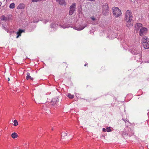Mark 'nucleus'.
Here are the masks:
<instances>
[{
    "mask_svg": "<svg viewBox=\"0 0 149 149\" xmlns=\"http://www.w3.org/2000/svg\"><path fill=\"white\" fill-rule=\"evenodd\" d=\"M132 17V13L130 10H127L125 13V20L127 22V26L128 28L132 26V24L131 23V21Z\"/></svg>",
    "mask_w": 149,
    "mask_h": 149,
    "instance_id": "1",
    "label": "nucleus"
},
{
    "mask_svg": "<svg viewBox=\"0 0 149 149\" xmlns=\"http://www.w3.org/2000/svg\"><path fill=\"white\" fill-rule=\"evenodd\" d=\"M129 51L132 54L136 55L138 56V59L141 57L140 54V50L139 47L136 46H131L129 47Z\"/></svg>",
    "mask_w": 149,
    "mask_h": 149,
    "instance_id": "2",
    "label": "nucleus"
},
{
    "mask_svg": "<svg viewBox=\"0 0 149 149\" xmlns=\"http://www.w3.org/2000/svg\"><path fill=\"white\" fill-rule=\"evenodd\" d=\"M112 10L113 15L116 17H118L121 16L122 15L121 10L118 7H113Z\"/></svg>",
    "mask_w": 149,
    "mask_h": 149,
    "instance_id": "3",
    "label": "nucleus"
},
{
    "mask_svg": "<svg viewBox=\"0 0 149 149\" xmlns=\"http://www.w3.org/2000/svg\"><path fill=\"white\" fill-rule=\"evenodd\" d=\"M143 46L145 49L149 48V39L146 37L144 36L142 39Z\"/></svg>",
    "mask_w": 149,
    "mask_h": 149,
    "instance_id": "4",
    "label": "nucleus"
},
{
    "mask_svg": "<svg viewBox=\"0 0 149 149\" xmlns=\"http://www.w3.org/2000/svg\"><path fill=\"white\" fill-rule=\"evenodd\" d=\"M76 9V4L74 3H72V5L70 6L69 8V14L70 15H72L75 11Z\"/></svg>",
    "mask_w": 149,
    "mask_h": 149,
    "instance_id": "5",
    "label": "nucleus"
},
{
    "mask_svg": "<svg viewBox=\"0 0 149 149\" xmlns=\"http://www.w3.org/2000/svg\"><path fill=\"white\" fill-rule=\"evenodd\" d=\"M148 32V29L145 27H142L140 29L139 35L141 36L145 35Z\"/></svg>",
    "mask_w": 149,
    "mask_h": 149,
    "instance_id": "6",
    "label": "nucleus"
},
{
    "mask_svg": "<svg viewBox=\"0 0 149 149\" xmlns=\"http://www.w3.org/2000/svg\"><path fill=\"white\" fill-rule=\"evenodd\" d=\"M109 9L107 4H106L103 6V11L102 13L103 15H107L109 13Z\"/></svg>",
    "mask_w": 149,
    "mask_h": 149,
    "instance_id": "7",
    "label": "nucleus"
},
{
    "mask_svg": "<svg viewBox=\"0 0 149 149\" xmlns=\"http://www.w3.org/2000/svg\"><path fill=\"white\" fill-rule=\"evenodd\" d=\"M87 26V24H85L82 25L80 24L78 26H74L73 27V29L77 31H81L83 29Z\"/></svg>",
    "mask_w": 149,
    "mask_h": 149,
    "instance_id": "8",
    "label": "nucleus"
},
{
    "mask_svg": "<svg viewBox=\"0 0 149 149\" xmlns=\"http://www.w3.org/2000/svg\"><path fill=\"white\" fill-rule=\"evenodd\" d=\"M91 19L93 21L92 22V24H98V22L99 21V19H97L94 17H91Z\"/></svg>",
    "mask_w": 149,
    "mask_h": 149,
    "instance_id": "9",
    "label": "nucleus"
},
{
    "mask_svg": "<svg viewBox=\"0 0 149 149\" xmlns=\"http://www.w3.org/2000/svg\"><path fill=\"white\" fill-rule=\"evenodd\" d=\"M25 32V30L24 29H19L18 31L16 33L17 35L16 38H17L19 36H21V34L22 33Z\"/></svg>",
    "mask_w": 149,
    "mask_h": 149,
    "instance_id": "10",
    "label": "nucleus"
},
{
    "mask_svg": "<svg viewBox=\"0 0 149 149\" xmlns=\"http://www.w3.org/2000/svg\"><path fill=\"white\" fill-rule=\"evenodd\" d=\"M121 134L123 136L124 138L125 136H127V135H129V136H131L132 135L133 133H127L126 132L124 131L122 132Z\"/></svg>",
    "mask_w": 149,
    "mask_h": 149,
    "instance_id": "11",
    "label": "nucleus"
},
{
    "mask_svg": "<svg viewBox=\"0 0 149 149\" xmlns=\"http://www.w3.org/2000/svg\"><path fill=\"white\" fill-rule=\"evenodd\" d=\"M58 22L57 21L55 22H53L51 23L50 26L52 28H55L58 26Z\"/></svg>",
    "mask_w": 149,
    "mask_h": 149,
    "instance_id": "12",
    "label": "nucleus"
},
{
    "mask_svg": "<svg viewBox=\"0 0 149 149\" xmlns=\"http://www.w3.org/2000/svg\"><path fill=\"white\" fill-rule=\"evenodd\" d=\"M56 1L61 5L65 6L66 4L65 0H56Z\"/></svg>",
    "mask_w": 149,
    "mask_h": 149,
    "instance_id": "13",
    "label": "nucleus"
},
{
    "mask_svg": "<svg viewBox=\"0 0 149 149\" xmlns=\"http://www.w3.org/2000/svg\"><path fill=\"white\" fill-rule=\"evenodd\" d=\"M115 33L111 31L110 34L108 36V37L109 38H110L111 39L116 38V36H115Z\"/></svg>",
    "mask_w": 149,
    "mask_h": 149,
    "instance_id": "14",
    "label": "nucleus"
},
{
    "mask_svg": "<svg viewBox=\"0 0 149 149\" xmlns=\"http://www.w3.org/2000/svg\"><path fill=\"white\" fill-rule=\"evenodd\" d=\"M142 25L141 23H137L135 25V28L136 29L139 30L140 28L142 27Z\"/></svg>",
    "mask_w": 149,
    "mask_h": 149,
    "instance_id": "15",
    "label": "nucleus"
},
{
    "mask_svg": "<svg viewBox=\"0 0 149 149\" xmlns=\"http://www.w3.org/2000/svg\"><path fill=\"white\" fill-rule=\"evenodd\" d=\"M58 97H56L53 98L52 101V102L54 104H56L58 101Z\"/></svg>",
    "mask_w": 149,
    "mask_h": 149,
    "instance_id": "16",
    "label": "nucleus"
},
{
    "mask_svg": "<svg viewBox=\"0 0 149 149\" xmlns=\"http://www.w3.org/2000/svg\"><path fill=\"white\" fill-rule=\"evenodd\" d=\"M0 18L1 21L3 20L5 22L9 20V19L4 15L1 16Z\"/></svg>",
    "mask_w": 149,
    "mask_h": 149,
    "instance_id": "17",
    "label": "nucleus"
},
{
    "mask_svg": "<svg viewBox=\"0 0 149 149\" xmlns=\"http://www.w3.org/2000/svg\"><path fill=\"white\" fill-rule=\"evenodd\" d=\"M60 26L61 28L63 29H65L67 28H69L70 27V26L69 24H61Z\"/></svg>",
    "mask_w": 149,
    "mask_h": 149,
    "instance_id": "18",
    "label": "nucleus"
},
{
    "mask_svg": "<svg viewBox=\"0 0 149 149\" xmlns=\"http://www.w3.org/2000/svg\"><path fill=\"white\" fill-rule=\"evenodd\" d=\"M24 7V5L23 3L19 4L17 7V8L19 9H23Z\"/></svg>",
    "mask_w": 149,
    "mask_h": 149,
    "instance_id": "19",
    "label": "nucleus"
},
{
    "mask_svg": "<svg viewBox=\"0 0 149 149\" xmlns=\"http://www.w3.org/2000/svg\"><path fill=\"white\" fill-rule=\"evenodd\" d=\"M11 136L13 139H15L17 137L18 135L16 133L14 132L11 134Z\"/></svg>",
    "mask_w": 149,
    "mask_h": 149,
    "instance_id": "20",
    "label": "nucleus"
},
{
    "mask_svg": "<svg viewBox=\"0 0 149 149\" xmlns=\"http://www.w3.org/2000/svg\"><path fill=\"white\" fill-rule=\"evenodd\" d=\"M30 74L29 72H27V76L26 77V79L28 80L29 79H31V80H33V78L32 77H31Z\"/></svg>",
    "mask_w": 149,
    "mask_h": 149,
    "instance_id": "21",
    "label": "nucleus"
},
{
    "mask_svg": "<svg viewBox=\"0 0 149 149\" xmlns=\"http://www.w3.org/2000/svg\"><path fill=\"white\" fill-rule=\"evenodd\" d=\"M15 4L14 3H11L9 6V7L10 8L13 9L15 8Z\"/></svg>",
    "mask_w": 149,
    "mask_h": 149,
    "instance_id": "22",
    "label": "nucleus"
},
{
    "mask_svg": "<svg viewBox=\"0 0 149 149\" xmlns=\"http://www.w3.org/2000/svg\"><path fill=\"white\" fill-rule=\"evenodd\" d=\"M2 28L7 32H8V29L7 28V26L6 25H3L2 26Z\"/></svg>",
    "mask_w": 149,
    "mask_h": 149,
    "instance_id": "23",
    "label": "nucleus"
},
{
    "mask_svg": "<svg viewBox=\"0 0 149 149\" xmlns=\"http://www.w3.org/2000/svg\"><path fill=\"white\" fill-rule=\"evenodd\" d=\"M67 96L70 99H72L74 97V95H72L70 93H68Z\"/></svg>",
    "mask_w": 149,
    "mask_h": 149,
    "instance_id": "24",
    "label": "nucleus"
},
{
    "mask_svg": "<svg viewBox=\"0 0 149 149\" xmlns=\"http://www.w3.org/2000/svg\"><path fill=\"white\" fill-rule=\"evenodd\" d=\"M13 123H14V125L15 126H16L18 125V122H17V121L16 120H15L13 121Z\"/></svg>",
    "mask_w": 149,
    "mask_h": 149,
    "instance_id": "25",
    "label": "nucleus"
},
{
    "mask_svg": "<svg viewBox=\"0 0 149 149\" xmlns=\"http://www.w3.org/2000/svg\"><path fill=\"white\" fill-rule=\"evenodd\" d=\"M111 127H107L106 128V132H108L111 131Z\"/></svg>",
    "mask_w": 149,
    "mask_h": 149,
    "instance_id": "26",
    "label": "nucleus"
},
{
    "mask_svg": "<svg viewBox=\"0 0 149 149\" xmlns=\"http://www.w3.org/2000/svg\"><path fill=\"white\" fill-rule=\"evenodd\" d=\"M141 58V57L140 58H139V59H138V56H137V54L134 57V59L136 60L137 61H139L140 60Z\"/></svg>",
    "mask_w": 149,
    "mask_h": 149,
    "instance_id": "27",
    "label": "nucleus"
},
{
    "mask_svg": "<svg viewBox=\"0 0 149 149\" xmlns=\"http://www.w3.org/2000/svg\"><path fill=\"white\" fill-rule=\"evenodd\" d=\"M49 21L48 19H44L43 20V22L45 24H46L47 22Z\"/></svg>",
    "mask_w": 149,
    "mask_h": 149,
    "instance_id": "28",
    "label": "nucleus"
},
{
    "mask_svg": "<svg viewBox=\"0 0 149 149\" xmlns=\"http://www.w3.org/2000/svg\"><path fill=\"white\" fill-rule=\"evenodd\" d=\"M122 120L124 121V122H125V123H126V122H128L129 121V120H128V119H127V118H125V119H123V118L122 119Z\"/></svg>",
    "mask_w": 149,
    "mask_h": 149,
    "instance_id": "29",
    "label": "nucleus"
},
{
    "mask_svg": "<svg viewBox=\"0 0 149 149\" xmlns=\"http://www.w3.org/2000/svg\"><path fill=\"white\" fill-rule=\"evenodd\" d=\"M42 0H32V2H38V1H42Z\"/></svg>",
    "mask_w": 149,
    "mask_h": 149,
    "instance_id": "30",
    "label": "nucleus"
},
{
    "mask_svg": "<svg viewBox=\"0 0 149 149\" xmlns=\"http://www.w3.org/2000/svg\"><path fill=\"white\" fill-rule=\"evenodd\" d=\"M64 134H65V136H67V134H66V133H65L64 132H62V135H64V136H65V135H64Z\"/></svg>",
    "mask_w": 149,
    "mask_h": 149,
    "instance_id": "31",
    "label": "nucleus"
},
{
    "mask_svg": "<svg viewBox=\"0 0 149 149\" xmlns=\"http://www.w3.org/2000/svg\"><path fill=\"white\" fill-rule=\"evenodd\" d=\"M102 131H103V132H106V128H103L102 129Z\"/></svg>",
    "mask_w": 149,
    "mask_h": 149,
    "instance_id": "32",
    "label": "nucleus"
},
{
    "mask_svg": "<svg viewBox=\"0 0 149 149\" xmlns=\"http://www.w3.org/2000/svg\"><path fill=\"white\" fill-rule=\"evenodd\" d=\"M33 22H34V23L38 22V20L37 21H36L35 20H33Z\"/></svg>",
    "mask_w": 149,
    "mask_h": 149,
    "instance_id": "33",
    "label": "nucleus"
},
{
    "mask_svg": "<svg viewBox=\"0 0 149 149\" xmlns=\"http://www.w3.org/2000/svg\"><path fill=\"white\" fill-rule=\"evenodd\" d=\"M2 3L0 2V6H1Z\"/></svg>",
    "mask_w": 149,
    "mask_h": 149,
    "instance_id": "34",
    "label": "nucleus"
},
{
    "mask_svg": "<svg viewBox=\"0 0 149 149\" xmlns=\"http://www.w3.org/2000/svg\"><path fill=\"white\" fill-rule=\"evenodd\" d=\"M123 41H124V40H123V39H122L121 40V42H123Z\"/></svg>",
    "mask_w": 149,
    "mask_h": 149,
    "instance_id": "35",
    "label": "nucleus"
},
{
    "mask_svg": "<svg viewBox=\"0 0 149 149\" xmlns=\"http://www.w3.org/2000/svg\"><path fill=\"white\" fill-rule=\"evenodd\" d=\"M87 65H88V64H86L84 65V66H86Z\"/></svg>",
    "mask_w": 149,
    "mask_h": 149,
    "instance_id": "36",
    "label": "nucleus"
},
{
    "mask_svg": "<svg viewBox=\"0 0 149 149\" xmlns=\"http://www.w3.org/2000/svg\"><path fill=\"white\" fill-rule=\"evenodd\" d=\"M23 104H24V103H22V106H23Z\"/></svg>",
    "mask_w": 149,
    "mask_h": 149,
    "instance_id": "37",
    "label": "nucleus"
},
{
    "mask_svg": "<svg viewBox=\"0 0 149 149\" xmlns=\"http://www.w3.org/2000/svg\"><path fill=\"white\" fill-rule=\"evenodd\" d=\"M8 81H9L10 80L9 78H8Z\"/></svg>",
    "mask_w": 149,
    "mask_h": 149,
    "instance_id": "38",
    "label": "nucleus"
}]
</instances>
